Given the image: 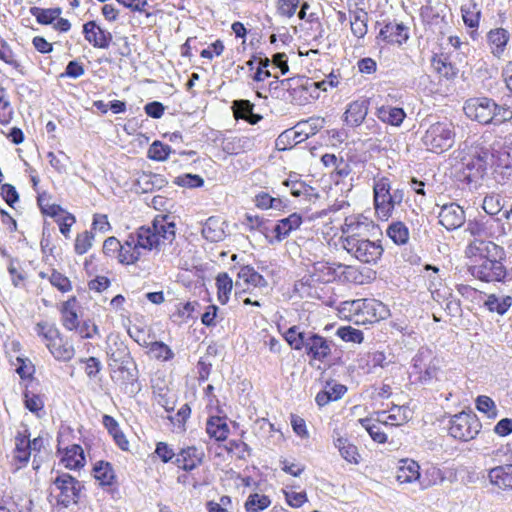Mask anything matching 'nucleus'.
Wrapping results in <instances>:
<instances>
[{
	"instance_id": "3c124183",
	"label": "nucleus",
	"mask_w": 512,
	"mask_h": 512,
	"mask_svg": "<svg viewBox=\"0 0 512 512\" xmlns=\"http://www.w3.org/2000/svg\"><path fill=\"white\" fill-rule=\"evenodd\" d=\"M445 475L441 469L435 466H431L425 470L424 476L420 479V484L423 489L432 485H437L443 482Z\"/></svg>"
},
{
	"instance_id": "dca6fc26",
	"label": "nucleus",
	"mask_w": 512,
	"mask_h": 512,
	"mask_svg": "<svg viewBox=\"0 0 512 512\" xmlns=\"http://www.w3.org/2000/svg\"><path fill=\"white\" fill-rule=\"evenodd\" d=\"M83 35L93 47L107 49L112 41V34L102 29L95 21H88L83 25Z\"/></svg>"
},
{
	"instance_id": "c756f323",
	"label": "nucleus",
	"mask_w": 512,
	"mask_h": 512,
	"mask_svg": "<svg viewBox=\"0 0 512 512\" xmlns=\"http://www.w3.org/2000/svg\"><path fill=\"white\" fill-rule=\"evenodd\" d=\"M368 13L362 8L350 11L351 31L357 38H364L368 32Z\"/></svg>"
},
{
	"instance_id": "2f4dec72",
	"label": "nucleus",
	"mask_w": 512,
	"mask_h": 512,
	"mask_svg": "<svg viewBox=\"0 0 512 512\" xmlns=\"http://www.w3.org/2000/svg\"><path fill=\"white\" fill-rule=\"evenodd\" d=\"M334 445L338 449L342 458L347 462L351 464H358L360 462V454L357 447L347 438L341 436L335 438Z\"/></svg>"
},
{
	"instance_id": "72a5a7b5",
	"label": "nucleus",
	"mask_w": 512,
	"mask_h": 512,
	"mask_svg": "<svg viewBox=\"0 0 512 512\" xmlns=\"http://www.w3.org/2000/svg\"><path fill=\"white\" fill-rule=\"evenodd\" d=\"M357 309L362 310L363 313L371 315L370 322L383 319L388 314L386 307L376 300H362L357 302Z\"/></svg>"
},
{
	"instance_id": "f3484780",
	"label": "nucleus",
	"mask_w": 512,
	"mask_h": 512,
	"mask_svg": "<svg viewBox=\"0 0 512 512\" xmlns=\"http://www.w3.org/2000/svg\"><path fill=\"white\" fill-rule=\"evenodd\" d=\"M300 81H303V79L288 78L281 80L280 84L283 88L291 89L294 93L298 91L309 93L312 98H318V90L326 91L329 86L326 79L319 82H312L309 79H306L304 83H299Z\"/></svg>"
},
{
	"instance_id": "774afa93",
	"label": "nucleus",
	"mask_w": 512,
	"mask_h": 512,
	"mask_svg": "<svg viewBox=\"0 0 512 512\" xmlns=\"http://www.w3.org/2000/svg\"><path fill=\"white\" fill-rule=\"evenodd\" d=\"M270 63L271 60L266 56L258 58V67L253 75L254 81L261 82L271 77V72L268 70Z\"/></svg>"
},
{
	"instance_id": "2eb2a0df",
	"label": "nucleus",
	"mask_w": 512,
	"mask_h": 512,
	"mask_svg": "<svg viewBox=\"0 0 512 512\" xmlns=\"http://www.w3.org/2000/svg\"><path fill=\"white\" fill-rule=\"evenodd\" d=\"M370 224L364 219L363 221L357 217H348L342 226V247H350L352 242H357L368 236Z\"/></svg>"
},
{
	"instance_id": "6ab92c4d",
	"label": "nucleus",
	"mask_w": 512,
	"mask_h": 512,
	"mask_svg": "<svg viewBox=\"0 0 512 512\" xmlns=\"http://www.w3.org/2000/svg\"><path fill=\"white\" fill-rule=\"evenodd\" d=\"M438 218L439 223L447 230H455L464 224L465 213L458 204L449 203L442 206Z\"/></svg>"
},
{
	"instance_id": "0e129e2a",
	"label": "nucleus",
	"mask_w": 512,
	"mask_h": 512,
	"mask_svg": "<svg viewBox=\"0 0 512 512\" xmlns=\"http://www.w3.org/2000/svg\"><path fill=\"white\" fill-rule=\"evenodd\" d=\"M382 415L385 416V424H390L392 426H398L408 421L406 409H403L402 407H395L391 410L390 414L386 415V413L383 412Z\"/></svg>"
},
{
	"instance_id": "f704fd0d",
	"label": "nucleus",
	"mask_w": 512,
	"mask_h": 512,
	"mask_svg": "<svg viewBox=\"0 0 512 512\" xmlns=\"http://www.w3.org/2000/svg\"><path fill=\"white\" fill-rule=\"evenodd\" d=\"M107 355L110 358L111 363L109 366L118 364H127L131 362V355L127 346L123 343L114 342L108 346Z\"/></svg>"
},
{
	"instance_id": "5701e85b",
	"label": "nucleus",
	"mask_w": 512,
	"mask_h": 512,
	"mask_svg": "<svg viewBox=\"0 0 512 512\" xmlns=\"http://www.w3.org/2000/svg\"><path fill=\"white\" fill-rule=\"evenodd\" d=\"M204 452L195 446L182 449L176 456V464L185 471L198 467L203 460Z\"/></svg>"
},
{
	"instance_id": "79ce46f5",
	"label": "nucleus",
	"mask_w": 512,
	"mask_h": 512,
	"mask_svg": "<svg viewBox=\"0 0 512 512\" xmlns=\"http://www.w3.org/2000/svg\"><path fill=\"white\" fill-rule=\"evenodd\" d=\"M60 8H49L44 9L40 7H31L30 13L34 16L38 23L43 25L52 24L55 20H57L61 14Z\"/></svg>"
},
{
	"instance_id": "f03ea898",
	"label": "nucleus",
	"mask_w": 512,
	"mask_h": 512,
	"mask_svg": "<svg viewBox=\"0 0 512 512\" xmlns=\"http://www.w3.org/2000/svg\"><path fill=\"white\" fill-rule=\"evenodd\" d=\"M463 110L472 121L482 125H499L512 119V111L488 97H473L465 101Z\"/></svg>"
},
{
	"instance_id": "e433bc0d",
	"label": "nucleus",
	"mask_w": 512,
	"mask_h": 512,
	"mask_svg": "<svg viewBox=\"0 0 512 512\" xmlns=\"http://www.w3.org/2000/svg\"><path fill=\"white\" fill-rule=\"evenodd\" d=\"M493 151L495 153L494 162L504 165H512V137L503 138V142H495Z\"/></svg>"
},
{
	"instance_id": "412c9836",
	"label": "nucleus",
	"mask_w": 512,
	"mask_h": 512,
	"mask_svg": "<svg viewBox=\"0 0 512 512\" xmlns=\"http://www.w3.org/2000/svg\"><path fill=\"white\" fill-rule=\"evenodd\" d=\"M510 40L509 32L504 28H494L487 33V43L492 55L500 59Z\"/></svg>"
},
{
	"instance_id": "aec40b11",
	"label": "nucleus",
	"mask_w": 512,
	"mask_h": 512,
	"mask_svg": "<svg viewBox=\"0 0 512 512\" xmlns=\"http://www.w3.org/2000/svg\"><path fill=\"white\" fill-rule=\"evenodd\" d=\"M408 28L403 23L389 22L385 24L377 36L378 39L390 43L399 44L408 39Z\"/></svg>"
},
{
	"instance_id": "bb28decb",
	"label": "nucleus",
	"mask_w": 512,
	"mask_h": 512,
	"mask_svg": "<svg viewBox=\"0 0 512 512\" xmlns=\"http://www.w3.org/2000/svg\"><path fill=\"white\" fill-rule=\"evenodd\" d=\"M149 237H151L150 230L145 228V226H142L137 230L136 233L129 234L122 246L138 250L140 248L152 250L153 245L151 244V239H149Z\"/></svg>"
},
{
	"instance_id": "a18cd8bd",
	"label": "nucleus",
	"mask_w": 512,
	"mask_h": 512,
	"mask_svg": "<svg viewBox=\"0 0 512 512\" xmlns=\"http://www.w3.org/2000/svg\"><path fill=\"white\" fill-rule=\"evenodd\" d=\"M484 305L491 312H497L499 315L505 314L512 305V298L507 296L499 299L496 295H489Z\"/></svg>"
},
{
	"instance_id": "a878e982",
	"label": "nucleus",
	"mask_w": 512,
	"mask_h": 512,
	"mask_svg": "<svg viewBox=\"0 0 512 512\" xmlns=\"http://www.w3.org/2000/svg\"><path fill=\"white\" fill-rule=\"evenodd\" d=\"M76 304L77 299L73 296L62 304L60 310L62 325L70 331L77 330L79 327L78 315L75 310Z\"/></svg>"
},
{
	"instance_id": "4d7b16f0",
	"label": "nucleus",
	"mask_w": 512,
	"mask_h": 512,
	"mask_svg": "<svg viewBox=\"0 0 512 512\" xmlns=\"http://www.w3.org/2000/svg\"><path fill=\"white\" fill-rule=\"evenodd\" d=\"M48 279L51 285L62 293H66L72 290V284L69 278L56 270L52 271Z\"/></svg>"
},
{
	"instance_id": "ddd939ff",
	"label": "nucleus",
	"mask_w": 512,
	"mask_h": 512,
	"mask_svg": "<svg viewBox=\"0 0 512 512\" xmlns=\"http://www.w3.org/2000/svg\"><path fill=\"white\" fill-rule=\"evenodd\" d=\"M147 228L150 230L152 250H160L162 246L171 244L175 238V224L168 221L167 216H156L152 226Z\"/></svg>"
},
{
	"instance_id": "9d476101",
	"label": "nucleus",
	"mask_w": 512,
	"mask_h": 512,
	"mask_svg": "<svg viewBox=\"0 0 512 512\" xmlns=\"http://www.w3.org/2000/svg\"><path fill=\"white\" fill-rule=\"evenodd\" d=\"M441 361L433 355L428 348H420L413 358V368L418 374V380L422 384H428L437 379Z\"/></svg>"
},
{
	"instance_id": "e2e57ef3",
	"label": "nucleus",
	"mask_w": 512,
	"mask_h": 512,
	"mask_svg": "<svg viewBox=\"0 0 512 512\" xmlns=\"http://www.w3.org/2000/svg\"><path fill=\"white\" fill-rule=\"evenodd\" d=\"M174 183L178 186L188 188H198L203 186L204 180L197 174H184L175 178Z\"/></svg>"
},
{
	"instance_id": "4be33fe9",
	"label": "nucleus",
	"mask_w": 512,
	"mask_h": 512,
	"mask_svg": "<svg viewBox=\"0 0 512 512\" xmlns=\"http://www.w3.org/2000/svg\"><path fill=\"white\" fill-rule=\"evenodd\" d=\"M369 102L360 99L351 102L344 113V121L350 127H357L362 124L368 113Z\"/></svg>"
},
{
	"instance_id": "7ed1b4c3",
	"label": "nucleus",
	"mask_w": 512,
	"mask_h": 512,
	"mask_svg": "<svg viewBox=\"0 0 512 512\" xmlns=\"http://www.w3.org/2000/svg\"><path fill=\"white\" fill-rule=\"evenodd\" d=\"M285 340L294 350L304 349L311 359L324 361L332 351V341L314 333L301 330L299 326L290 327L285 333Z\"/></svg>"
},
{
	"instance_id": "b1692460",
	"label": "nucleus",
	"mask_w": 512,
	"mask_h": 512,
	"mask_svg": "<svg viewBox=\"0 0 512 512\" xmlns=\"http://www.w3.org/2000/svg\"><path fill=\"white\" fill-rule=\"evenodd\" d=\"M488 478L492 485L501 490L512 489V464L496 466L489 470Z\"/></svg>"
},
{
	"instance_id": "1a4fd4ad",
	"label": "nucleus",
	"mask_w": 512,
	"mask_h": 512,
	"mask_svg": "<svg viewBox=\"0 0 512 512\" xmlns=\"http://www.w3.org/2000/svg\"><path fill=\"white\" fill-rule=\"evenodd\" d=\"M53 485L58 490L56 495L58 506L68 508L71 504L78 502L83 486L76 478L68 473H61L53 480Z\"/></svg>"
},
{
	"instance_id": "338daca9",
	"label": "nucleus",
	"mask_w": 512,
	"mask_h": 512,
	"mask_svg": "<svg viewBox=\"0 0 512 512\" xmlns=\"http://www.w3.org/2000/svg\"><path fill=\"white\" fill-rule=\"evenodd\" d=\"M140 251L138 249L126 248L121 245V249L118 251V260L122 264H134L140 259Z\"/></svg>"
},
{
	"instance_id": "864d4df0",
	"label": "nucleus",
	"mask_w": 512,
	"mask_h": 512,
	"mask_svg": "<svg viewBox=\"0 0 512 512\" xmlns=\"http://www.w3.org/2000/svg\"><path fill=\"white\" fill-rule=\"evenodd\" d=\"M494 178L497 183L501 185L512 184V165H504L501 163L493 162Z\"/></svg>"
},
{
	"instance_id": "37998d69",
	"label": "nucleus",
	"mask_w": 512,
	"mask_h": 512,
	"mask_svg": "<svg viewBox=\"0 0 512 512\" xmlns=\"http://www.w3.org/2000/svg\"><path fill=\"white\" fill-rule=\"evenodd\" d=\"M476 408L479 412L486 415L489 419H495L498 416V408L495 401L486 395H479L475 400Z\"/></svg>"
},
{
	"instance_id": "58836bf2",
	"label": "nucleus",
	"mask_w": 512,
	"mask_h": 512,
	"mask_svg": "<svg viewBox=\"0 0 512 512\" xmlns=\"http://www.w3.org/2000/svg\"><path fill=\"white\" fill-rule=\"evenodd\" d=\"M386 234L396 245H404L409 240V229L401 221L392 222L388 226Z\"/></svg>"
},
{
	"instance_id": "473e14b6",
	"label": "nucleus",
	"mask_w": 512,
	"mask_h": 512,
	"mask_svg": "<svg viewBox=\"0 0 512 512\" xmlns=\"http://www.w3.org/2000/svg\"><path fill=\"white\" fill-rule=\"evenodd\" d=\"M326 124V120L320 116H312L306 120H301L295 125V129L299 130L300 136L306 140L310 136L315 135Z\"/></svg>"
},
{
	"instance_id": "cd10ccee",
	"label": "nucleus",
	"mask_w": 512,
	"mask_h": 512,
	"mask_svg": "<svg viewBox=\"0 0 512 512\" xmlns=\"http://www.w3.org/2000/svg\"><path fill=\"white\" fill-rule=\"evenodd\" d=\"M224 222L218 217H209L202 227L203 237L210 242H219L225 238Z\"/></svg>"
},
{
	"instance_id": "bf43d9fd",
	"label": "nucleus",
	"mask_w": 512,
	"mask_h": 512,
	"mask_svg": "<svg viewBox=\"0 0 512 512\" xmlns=\"http://www.w3.org/2000/svg\"><path fill=\"white\" fill-rule=\"evenodd\" d=\"M13 116V109L6 98V90L0 87V123L8 124Z\"/></svg>"
},
{
	"instance_id": "09e8293b",
	"label": "nucleus",
	"mask_w": 512,
	"mask_h": 512,
	"mask_svg": "<svg viewBox=\"0 0 512 512\" xmlns=\"http://www.w3.org/2000/svg\"><path fill=\"white\" fill-rule=\"evenodd\" d=\"M462 18L466 26L470 28H477L479 26L481 10L475 3L463 5L461 7Z\"/></svg>"
},
{
	"instance_id": "603ef678",
	"label": "nucleus",
	"mask_w": 512,
	"mask_h": 512,
	"mask_svg": "<svg viewBox=\"0 0 512 512\" xmlns=\"http://www.w3.org/2000/svg\"><path fill=\"white\" fill-rule=\"evenodd\" d=\"M0 59L5 63L11 65L14 69H16L19 73L24 75L23 66L17 61L14 57V53L7 42L0 37Z\"/></svg>"
},
{
	"instance_id": "20e7f679",
	"label": "nucleus",
	"mask_w": 512,
	"mask_h": 512,
	"mask_svg": "<svg viewBox=\"0 0 512 512\" xmlns=\"http://www.w3.org/2000/svg\"><path fill=\"white\" fill-rule=\"evenodd\" d=\"M495 153L481 142L473 144L466 156L462 158L463 178L468 184L477 183L486 174L488 167H493Z\"/></svg>"
},
{
	"instance_id": "7c9ffc66",
	"label": "nucleus",
	"mask_w": 512,
	"mask_h": 512,
	"mask_svg": "<svg viewBox=\"0 0 512 512\" xmlns=\"http://www.w3.org/2000/svg\"><path fill=\"white\" fill-rule=\"evenodd\" d=\"M335 268L326 261H317L313 263L310 277L312 281L328 283L335 278Z\"/></svg>"
},
{
	"instance_id": "39448f33",
	"label": "nucleus",
	"mask_w": 512,
	"mask_h": 512,
	"mask_svg": "<svg viewBox=\"0 0 512 512\" xmlns=\"http://www.w3.org/2000/svg\"><path fill=\"white\" fill-rule=\"evenodd\" d=\"M374 207L378 218L388 220L396 206L400 205L404 198L402 189H391L390 180L382 177L373 185Z\"/></svg>"
},
{
	"instance_id": "4c0bfd02",
	"label": "nucleus",
	"mask_w": 512,
	"mask_h": 512,
	"mask_svg": "<svg viewBox=\"0 0 512 512\" xmlns=\"http://www.w3.org/2000/svg\"><path fill=\"white\" fill-rule=\"evenodd\" d=\"M304 140V137L300 136L298 129H287L277 137L275 146L279 151H284Z\"/></svg>"
},
{
	"instance_id": "13d9d810",
	"label": "nucleus",
	"mask_w": 512,
	"mask_h": 512,
	"mask_svg": "<svg viewBox=\"0 0 512 512\" xmlns=\"http://www.w3.org/2000/svg\"><path fill=\"white\" fill-rule=\"evenodd\" d=\"M94 235L90 231H84L77 235L75 240L74 249L79 255L86 253L92 246Z\"/></svg>"
},
{
	"instance_id": "c9c22d12",
	"label": "nucleus",
	"mask_w": 512,
	"mask_h": 512,
	"mask_svg": "<svg viewBox=\"0 0 512 512\" xmlns=\"http://www.w3.org/2000/svg\"><path fill=\"white\" fill-rule=\"evenodd\" d=\"M206 431L211 438L217 441H224L229 433L227 423L218 416L210 417L206 424Z\"/></svg>"
},
{
	"instance_id": "8fccbe9b",
	"label": "nucleus",
	"mask_w": 512,
	"mask_h": 512,
	"mask_svg": "<svg viewBox=\"0 0 512 512\" xmlns=\"http://www.w3.org/2000/svg\"><path fill=\"white\" fill-rule=\"evenodd\" d=\"M283 185L290 188L291 195L294 197L306 196L311 197L314 189L299 179L288 178Z\"/></svg>"
},
{
	"instance_id": "6e6552de",
	"label": "nucleus",
	"mask_w": 512,
	"mask_h": 512,
	"mask_svg": "<svg viewBox=\"0 0 512 512\" xmlns=\"http://www.w3.org/2000/svg\"><path fill=\"white\" fill-rule=\"evenodd\" d=\"M449 434L458 440L469 441L474 439L482 427L476 414L460 412L451 417Z\"/></svg>"
},
{
	"instance_id": "f8f14e48",
	"label": "nucleus",
	"mask_w": 512,
	"mask_h": 512,
	"mask_svg": "<svg viewBox=\"0 0 512 512\" xmlns=\"http://www.w3.org/2000/svg\"><path fill=\"white\" fill-rule=\"evenodd\" d=\"M345 250L358 261L365 264H375L382 257L384 248L380 240L371 241L368 236L357 242H352Z\"/></svg>"
},
{
	"instance_id": "c85d7f7f",
	"label": "nucleus",
	"mask_w": 512,
	"mask_h": 512,
	"mask_svg": "<svg viewBox=\"0 0 512 512\" xmlns=\"http://www.w3.org/2000/svg\"><path fill=\"white\" fill-rule=\"evenodd\" d=\"M401 465L397 470L396 479L400 483H412L416 480L421 479V474L419 472V465L417 462L413 460H402Z\"/></svg>"
},
{
	"instance_id": "de8ad7c7",
	"label": "nucleus",
	"mask_w": 512,
	"mask_h": 512,
	"mask_svg": "<svg viewBox=\"0 0 512 512\" xmlns=\"http://www.w3.org/2000/svg\"><path fill=\"white\" fill-rule=\"evenodd\" d=\"M269 221L257 215L246 214L243 221V225L249 230H257L261 232L268 240L270 237V228L268 226Z\"/></svg>"
},
{
	"instance_id": "423d86ee",
	"label": "nucleus",
	"mask_w": 512,
	"mask_h": 512,
	"mask_svg": "<svg viewBox=\"0 0 512 512\" xmlns=\"http://www.w3.org/2000/svg\"><path fill=\"white\" fill-rule=\"evenodd\" d=\"M455 126L448 120L431 124L424 135L422 143L430 152L441 154L453 147L455 143Z\"/></svg>"
},
{
	"instance_id": "5fc2aeb1",
	"label": "nucleus",
	"mask_w": 512,
	"mask_h": 512,
	"mask_svg": "<svg viewBox=\"0 0 512 512\" xmlns=\"http://www.w3.org/2000/svg\"><path fill=\"white\" fill-rule=\"evenodd\" d=\"M170 153L171 148L169 145L156 140L149 147L148 157L155 161H165Z\"/></svg>"
},
{
	"instance_id": "4468645a",
	"label": "nucleus",
	"mask_w": 512,
	"mask_h": 512,
	"mask_svg": "<svg viewBox=\"0 0 512 512\" xmlns=\"http://www.w3.org/2000/svg\"><path fill=\"white\" fill-rule=\"evenodd\" d=\"M71 435L69 429L61 431L57 437V452L62 454L61 461L68 469H79L85 465V455L82 447L78 444L63 447L65 438Z\"/></svg>"
},
{
	"instance_id": "6e6d98bb",
	"label": "nucleus",
	"mask_w": 512,
	"mask_h": 512,
	"mask_svg": "<svg viewBox=\"0 0 512 512\" xmlns=\"http://www.w3.org/2000/svg\"><path fill=\"white\" fill-rule=\"evenodd\" d=\"M150 352L158 360L168 361L174 357L170 347L161 341L152 342L150 344Z\"/></svg>"
},
{
	"instance_id": "680f3d73",
	"label": "nucleus",
	"mask_w": 512,
	"mask_h": 512,
	"mask_svg": "<svg viewBox=\"0 0 512 512\" xmlns=\"http://www.w3.org/2000/svg\"><path fill=\"white\" fill-rule=\"evenodd\" d=\"M232 108L234 110V115L236 118L246 120L249 117V115L252 114L254 104L251 103L249 100L240 99L235 100L233 102Z\"/></svg>"
},
{
	"instance_id": "9b49d317",
	"label": "nucleus",
	"mask_w": 512,
	"mask_h": 512,
	"mask_svg": "<svg viewBox=\"0 0 512 512\" xmlns=\"http://www.w3.org/2000/svg\"><path fill=\"white\" fill-rule=\"evenodd\" d=\"M466 231H468L475 239L484 240L483 238H499L506 234L505 226L501 219L493 216H479L474 220H469Z\"/></svg>"
},
{
	"instance_id": "052dcab7",
	"label": "nucleus",
	"mask_w": 512,
	"mask_h": 512,
	"mask_svg": "<svg viewBox=\"0 0 512 512\" xmlns=\"http://www.w3.org/2000/svg\"><path fill=\"white\" fill-rule=\"evenodd\" d=\"M337 335L346 342L361 343L363 341V332L351 326L340 327Z\"/></svg>"
},
{
	"instance_id": "a19ab883",
	"label": "nucleus",
	"mask_w": 512,
	"mask_h": 512,
	"mask_svg": "<svg viewBox=\"0 0 512 512\" xmlns=\"http://www.w3.org/2000/svg\"><path fill=\"white\" fill-rule=\"evenodd\" d=\"M238 277L254 287H266L268 285L267 280L249 265L240 268Z\"/></svg>"
},
{
	"instance_id": "49530a36",
	"label": "nucleus",
	"mask_w": 512,
	"mask_h": 512,
	"mask_svg": "<svg viewBox=\"0 0 512 512\" xmlns=\"http://www.w3.org/2000/svg\"><path fill=\"white\" fill-rule=\"evenodd\" d=\"M216 286L218 290V299L222 304H226L229 300V294L233 288V281L227 273H220L216 278Z\"/></svg>"
},
{
	"instance_id": "c03bdc74",
	"label": "nucleus",
	"mask_w": 512,
	"mask_h": 512,
	"mask_svg": "<svg viewBox=\"0 0 512 512\" xmlns=\"http://www.w3.org/2000/svg\"><path fill=\"white\" fill-rule=\"evenodd\" d=\"M271 500L264 494L253 493L250 494L245 502V509L247 512H261L268 508Z\"/></svg>"
},
{
	"instance_id": "f257e3e1",
	"label": "nucleus",
	"mask_w": 512,
	"mask_h": 512,
	"mask_svg": "<svg viewBox=\"0 0 512 512\" xmlns=\"http://www.w3.org/2000/svg\"><path fill=\"white\" fill-rule=\"evenodd\" d=\"M468 258H479V264L470 267L471 274L481 281H502L506 277V269L502 263L505 258L504 249L492 241L475 239L466 247Z\"/></svg>"
},
{
	"instance_id": "393cba45",
	"label": "nucleus",
	"mask_w": 512,
	"mask_h": 512,
	"mask_svg": "<svg viewBox=\"0 0 512 512\" xmlns=\"http://www.w3.org/2000/svg\"><path fill=\"white\" fill-rule=\"evenodd\" d=\"M376 116L383 123L400 126L406 118L405 111L400 107H394L391 105H382L377 108Z\"/></svg>"
},
{
	"instance_id": "ea45409f",
	"label": "nucleus",
	"mask_w": 512,
	"mask_h": 512,
	"mask_svg": "<svg viewBox=\"0 0 512 512\" xmlns=\"http://www.w3.org/2000/svg\"><path fill=\"white\" fill-rule=\"evenodd\" d=\"M94 477L100 482V485L110 486L114 483L115 474L112 465L109 462L99 461L95 464Z\"/></svg>"
},
{
	"instance_id": "69168bd1",
	"label": "nucleus",
	"mask_w": 512,
	"mask_h": 512,
	"mask_svg": "<svg viewBox=\"0 0 512 512\" xmlns=\"http://www.w3.org/2000/svg\"><path fill=\"white\" fill-rule=\"evenodd\" d=\"M360 423L375 442L385 443L387 441L386 434L380 430L377 424H372L370 419H360Z\"/></svg>"
},
{
	"instance_id": "a211bd4d",
	"label": "nucleus",
	"mask_w": 512,
	"mask_h": 512,
	"mask_svg": "<svg viewBox=\"0 0 512 512\" xmlns=\"http://www.w3.org/2000/svg\"><path fill=\"white\" fill-rule=\"evenodd\" d=\"M303 219L298 213H292L288 217L280 219L277 224L270 228V234L274 235V238L269 237V243L281 242L287 238L290 233L300 227Z\"/></svg>"
},
{
	"instance_id": "0eeeda50",
	"label": "nucleus",
	"mask_w": 512,
	"mask_h": 512,
	"mask_svg": "<svg viewBox=\"0 0 512 512\" xmlns=\"http://www.w3.org/2000/svg\"><path fill=\"white\" fill-rule=\"evenodd\" d=\"M35 331L38 336L42 337L46 347L56 360L68 362L74 357L73 345L63 339L56 326L39 322L36 324Z\"/></svg>"
}]
</instances>
